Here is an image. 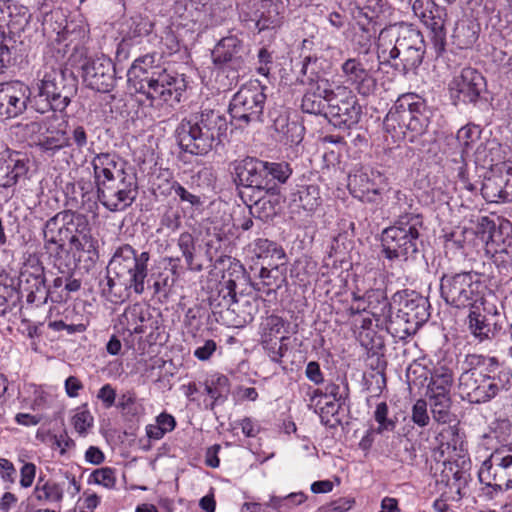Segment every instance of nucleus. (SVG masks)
Masks as SVG:
<instances>
[{"instance_id":"f257e3e1","label":"nucleus","mask_w":512,"mask_h":512,"mask_svg":"<svg viewBox=\"0 0 512 512\" xmlns=\"http://www.w3.org/2000/svg\"><path fill=\"white\" fill-rule=\"evenodd\" d=\"M43 240L46 254L60 273L75 265V254L66 248V242L71 250L97 256L98 241L92 236L88 218L71 210L58 212L46 221Z\"/></svg>"},{"instance_id":"f03ea898","label":"nucleus","mask_w":512,"mask_h":512,"mask_svg":"<svg viewBox=\"0 0 512 512\" xmlns=\"http://www.w3.org/2000/svg\"><path fill=\"white\" fill-rule=\"evenodd\" d=\"M467 368L458 379V389L463 400L484 404L511 386L512 372L500 365L495 357L468 354Z\"/></svg>"},{"instance_id":"7ed1b4c3","label":"nucleus","mask_w":512,"mask_h":512,"mask_svg":"<svg viewBox=\"0 0 512 512\" xmlns=\"http://www.w3.org/2000/svg\"><path fill=\"white\" fill-rule=\"evenodd\" d=\"M130 89L154 102L173 105L179 103L187 83L183 75L170 73L155 65L153 55L146 54L135 59L127 71Z\"/></svg>"},{"instance_id":"20e7f679","label":"nucleus","mask_w":512,"mask_h":512,"mask_svg":"<svg viewBox=\"0 0 512 512\" xmlns=\"http://www.w3.org/2000/svg\"><path fill=\"white\" fill-rule=\"evenodd\" d=\"M149 260V252L137 254L129 244L118 247L109 262L107 274L99 281L102 295L109 299L112 296L120 298L129 290L141 295L145 290Z\"/></svg>"},{"instance_id":"39448f33","label":"nucleus","mask_w":512,"mask_h":512,"mask_svg":"<svg viewBox=\"0 0 512 512\" xmlns=\"http://www.w3.org/2000/svg\"><path fill=\"white\" fill-rule=\"evenodd\" d=\"M226 130L224 115L213 109H203L184 117L175 130V137L184 152L206 156L221 142Z\"/></svg>"},{"instance_id":"423d86ee","label":"nucleus","mask_w":512,"mask_h":512,"mask_svg":"<svg viewBox=\"0 0 512 512\" xmlns=\"http://www.w3.org/2000/svg\"><path fill=\"white\" fill-rule=\"evenodd\" d=\"M235 182L241 186L240 196L255 197L256 194L276 195L280 184L291 176L288 163L264 162L257 158L246 157L234 164Z\"/></svg>"},{"instance_id":"0eeeda50","label":"nucleus","mask_w":512,"mask_h":512,"mask_svg":"<svg viewBox=\"0 0 512 512\" xmlns=\"http://www.w3.org/2000/svg\"><path fill=\"white\" fill-rule=\"evenodd\" d=\"M77 93V79L60 63H47L44 75L33 92L31 109L40 114L63 112Z\"/></svg>"},{"instance_id":"6e6552de","label":"nucleus","mask_w":512,"mask_h":512,"mask_svg":"<svg viewBox=\"0 0 512 512\" xmlns=\"http://www.w3.org/2000/svg\"><path fill=\"white\" fill-rule=\"evenodd\" d=\"M423 216L406 212L398 216L394 224L383 230L381 246L384 257L390 261H407L418 253Z\"/></svg>"},{"instance_id":"1a4fd4ad","label":"nucleus","mask_w":512,"mask_h":512,"mask_svg":"<svg viewBox=\"0 0 512 512\" xmlns=\"http://www.w3.org/2000/svg\"><path fill=\"white\" fill-rule=\"evenodd\" d=\"M18 130L32 140L34 147L45 158H54L70 147L67 121L57 113H51L38 120L17 125Z\"/></svg>"},{"instance_id":"9d476101","label":"nucleus","mask_w":512,"mask_h":512,"mask_svg":"<svg viewBox=\"0 0 512 512\" xmlns=\"http://www.w3.org/2000/svg\"><path fill=\"white\" fill-rule=\"evenodd\" d=\"M484 288L481 274L474 271L445 273L440 278L441 298L457 309L474 308Z\"/></svg>"},{"instance_id":"9b49d317","label":"nucleus","mask_w":512,"mask_h":512,"mask_svg":"<svg viewBox=\"0 0 512 512\" xmlns=\"http://www.w3.org/2000/svg\"><path fill=\"white\" fill-rule=\"evenodd\" d=\"M265 87L259 81L243 85L232 97L229 112L232 121L239 128L262 122L266 102Z\"/></svg>"},{"instance_id":"f8f14e48","label":"nucleus","mask_w":512,"mask_h":512,"mask_svg":"<svg viewBox=\"0 0 512 512\" xmlns=\"http://www.w3.org/2000/svg\"><path fill=\"white\" fill-rule=\"evenodd\" d=\"M138 195L135 174L127 172L120 177L99 183L97 196L100 203L111 212L124 211Z\"/></svg>"},{"instance_id":"ddd939ff","label":"nucleus","mask_w":512,"mask_h":512,"mask_svg":"<svg viewBox=\"0 0 512 512\" xmlns=\"http://www.w3.org/2000/svg\"><path fill=\"white\" fill-rule=\"evenodd\" d=\"M479 479L495 491L512 488V443L492 451L481 465Z\"/></svg>"},{"instance_id":"4468645a","label":"nucleus","mask_w":512,"mask_h":512,"mask_svg":"<svg viewBox=\"0 0 512 512\" xmlns=\"http://www.w3.org/2000/svg\"><path fill=\"white\" fill-rule=\"evenodd\" d=\"M249 281L244 266L239 261H231L230 266L222 280L216 284L208 297L210 307L214 313L234 312L236 304V288L239 284Z\"/></svg>"},{"instance_id":"2eb2a0df","label":"nucleus","mask_w":512,"mask_h":512,"mask_svg":"<svg viewBox=\"0 0 512 512\" xmlns=\"http://www.w3.org/2000/svg\"><path fill=\"white\" fill-rule=\"evenodd\" d=\"M410 4L414 15L430 30L433 47L436 54L440 55L446 45V8L434 0H414Z\"/></svg>"},{"instance_id":"dca6fc26","label":"nucleus","mask_w":512,"mask_h":512,"mask_svg":"<svg viewBox=\"0 0 512 512\" xmlns=\"http://www.w3.org/2000/svg\"><path fill=\"white\" fill-rule=\"evenodd\" d=\"M341 72L346 83L350 84L359 95L368 97L376 93L377 70L364 57L348 58L341 64Z\"/></svg>"},{"instance_id":"f3484780","label":"nucleus","mask_w":512,"mask_h":512,"mask_svg":"<svg viewBox=\"0 0 512 512\" xmlns=\"http://www.w3.org/2000/svg\"><path fill=\"white\" fill-rule=\"evenodd\" d=\"M422 39L420 31L415 29H404L397 36L391 30H382L378 40V58L382 59L383 63L391 64L414 46H420Z\"/></svg>"},{"instance_id":"a211bd4d","label":"nucleus","mask_w":512,"mask_h":512,"mask_svg":"<svg viewBox=\"0 0 512 512\" xmlns=\"http://www.w3.org/2000/svg\"><path fill=\"white\" fill-rule=\"evenodd\" d=\"M362 114V107L351 90L338 88L337 94L327 104L325 118L334 126L350 128L356 125Z\"/></svg>"},{"instance_id":"6ab92c4d","label":"nucleus","mask_w":512,"mask_h":512,"mask_svg":"<svg viewBox=\"0 0 512 512\" xmlns=\"http://www.w3.org/2000/svg\"><path fill=\"white\" fill-rule=\"evenodd\" d=\"M19 287L27 293L29 303H45L47 301L45 268L37 256L29 255L24 262L20 270Z\"/></svg>"},{"instance_id":"aec40b11","label":"nucleus","mask_w":512,"mask_h":512,"mask_svg":"<svg viewBox=\"0 0 512 512\" xmlns=\"http://www.w3.org/2000/svg\"><path fill=\"white\" fill-rule=\"evenodd\" d=\"M33 92L20 81L0 84V118L12 119L21 115L28 104L31 106Z\"/></svg>"},{"instance_id":"412c9836","label":"nucleus","mask_w":512,"mask_h":512,"mask_svg":"<svg viewBox=\"0 0 512 512\" xmlns=\"http://www.w3.org/2000/svg\"><path fill=\"white\" fill-rule=\"evenodd\" d=\"M82 78L87 87L101 92H110L115 85V68L104 55L88 58L81 66Z\"/></svg>"},{"instance_id":"4be33fe9","label":"nucleus","mask_w":512,"mask_h":512,"mask_svg":"<svg viewBox=\"0 0 512 512\" xmlns=\"http://www.w3.org/2000/svg\"><path fill=\"white\" fill-rule=\"evenodd\" d=\"M485 89V78L471 67L463 68L449 83L452 98L463 103L475 104Z\"/></svg>"},{"instance_id":"5701e85b","label":"nucleus","mask_w":512,"mask_h":512,"mask_svg":"<svg viewBox=\"0 0 512 512\" xmlns=\"http://www.w3.org/2000/svg\"><path fill=\"white\" fill-rule=\"evenodd\" d=\"M384 184V175L373 169H361L348 178L350 193L361 201L376 202L380 198Z\"/></svg>"},{"instance_id":"b1692460","label":"nucleus","mask_w":512,"mask_h":512,"mask_svg":"<svg viewBox=\"0 0 512 512\" xmlns=\"http://www.w3.org/2000/svg\"><path fill=\"white\" fill-rule=\"evenodd\" d=\"M0 150V187L11 188L29 170V159L19 151L9 149L2 144Z\"/></svg>"},{"instance_id":"393cba45","label":"nucleus","mask_w":512,"mask_h":512,"mask_svg":"<svg viewBox=\"0 0 512 512\" xmlns=\"http://www.w3.org/2000/svg\"><path fill=\"white\" fill-rule=\"evenodd\" d=\"M394 303L402 317H407L417 326H422L430 317V304L426 297L413 290H403L394 294Z\"/></svg>"},{"instance_id":"a878e982","label":"nucleus","mask_w":512,"mask_h":512,"mask_svg":"<svg viewBox=\"0 0 512 512\" xmlns=\"http://www.w3.org/2000/svg\"><path fill=\"white\" fill-rule=\"evenodd\" d=\"M243 43L237 36L223 37L212 50V60L217 66L230 65L233 69L243 63Z\"/></svg>"},{"instance_id":"bb28decb","label":"nucleus","mask_w":512,"mask_h":512,"mask_svg":"<svg viewBox=\"0 0 512 512\" xmlns=\"http://www.w3.org/2000/svg\"><path fill=\"white\" fill-rule=\"evenodd\" d=\"M96 186L127 173L124 162L115 153L95 154L91 161Z\"/></svg>"},{"instance_id":"cd10ccee","label":"nucleus","mask_w":512,"mask_h":512,"mask_svg":"<svg viewBox=\"0 0 512 512\" xmlns=\"http://www.w3.org/2000/svg\"><path fill=\"white\" fill-rule=\"evenodd\" d=\"M386 310H390V303L384 292L381 290H369L364 295L352 303L347 309L349 316H355L362 312H369L374 317L386 314Z\"/></svg>"},{"instance_id":"c85d7f7f","label":"nucleus","mask_w":512,"mask_h":512,"mask_svg":"<svg viewBox=\"0 0 512 512\" xmlns=\"http://www.w3.org/2000/svg\"><path fill=\"white\" fill-rule=\"evenodd\" d=\"M475 310L468 315V328L479 341L491 340L504 331L505 324L481 316V311L475 305Z\"/></svg>"},{"instance_id":"c756f323","label":"nucleus","mask_w":512,"mask_h":512,"mask_svg":"<svg viewBox=\"0 0 512 512\" xmlns=\"http://www.w3.org/2000/svg\"><path fill=\"white\" fill-rule=\"evenodd\" d=\"M285 282L286 277L278 267L271 269L262 267L257 280L249 278V281L243 282V284H249L255 291L269 296L276 293Z\"/></svg>"},{"instance_id":"7c9ffc66","label":"nucleus","mask_w":512,"mask_h":512,"mask_svg":"<svg viewBox=\"0 0 512 512\" xmlns=\"http://www.w3.org/2000/svg\"><path fill=\"white\" fill-rule=\"evenodd\" d=\"M466 154L463 152L454 151L445 163V169L450 177L455 179L456 184L461 189H466L469 192H474L477 187L469 181L467 175V162Z\"/></svg>"},{"instance_id":"2f4dec72","label":"nucleus","mask_w":512,"mask_h":512,"mask_svg":"<svg viewBox=\"0 0 512 512\" xmlns=\"http://www.w3.org/2000/svg\"><path fill=\"white\" fill-rule=\"evenodd\" d=\"M384 316L386 318V330L396 341L406 340L419 329V326L410 319L402 317L398 310L395 313H392L391 309L386 310Z\"/></svg>"},{"instance_id":"473e14b6","label":"nucleus","mask_w":512,"mask_h":512,"mask_svg":"<svg viewBox=\"0 0 512 512\" xmlns=\"http://www.w3.org/2000/svg\"><path fill=\"white\" fill-rule=\"evenodd\" d=\"M271 193L256 194L255 197H246L243 201L247 204L250 214L262 221H269L277 215V201L272 199Z\"/></svg>"},{"instance_id":"72a5a7b5","label":"nucleus","mask_w":512,"mask_h":512,"mask_svg":"<svg viewBox=\"0 0 512 512\" xmlns=\"http://www.w3.org/2000/svg\"><path fill=\"white\" fill-rule=\"evenodd\" d=\"M146 314L147 312L142 305H131L121 315L120 324L130 336L133 334L142 335L146 332L144 325V322L147 320Z\"/></svg>"},{"instance_id":"f704fd0d","label":"nucleus","mask_w":512,"mask_h":512,"mask_svg":"<svg viewBox=\"0 0 512 512\" xmlns=\"http://www.w3.org/2000/svg\"><path fill=\"white\" fill-rule=\"evenodd\" d=\"M433 419L442 424L452 421L450 393L426 392Z\"/></svg>"},{"instance_id":"c9c22d12","label":"nucleus","mask_w":512,"mask_h":512,"mask_svg":"<svg viewBox=\"0 0 512 512\" xmlns=\"http://www.w3.org/2000/svg\"><path fill=\"white\" fill-rule=\"evenodd\" d=\"M425 101L421 96L415 93H405L400 95L395 101L394 105L386 115L387 121H394L398 124L404 120L405 114H411L416 109V106Z\"/></svg>"},{"instance_id":"e433bc0d","label":"nucleus","mask_w":512,"mask_h":512,"mask_svg":"<svg viewBox=\"0 0 512 512\" xmlns=\"http://www.w3.org/2000/svg\"><path fill=\"white\" fill-rule=\"evenodd\" d=\"M431 118V111L424 101L422 104L416 106V109L411 114H405L404 120L399 123L400 128H406L415 135L423 134L429 126Z\"/></svg>"},{"instance_id":"4c0bfd02","label":"nucleus","mask_w":512,"mask_h":512,"mask_svg":"<svg viewBox=\"0 0 512 512\" xmlns=\"http://www.w3.org/2000/svg\"><path fill=\"white\" fill-rule=\"evenodd\" d=\"M291 203L306 211L315 210L321 201L319 188L317 185H301L291 193Z\"/></svg>"},{"instance_id":"58836bf2","label":"nucleus","mask_w":512,"mask_h":512,"mask_svg":"<svg viewBox=\"0 0 512 512\" xmlns=\"http://www.w3.org/2000/svg\"><path fill=\"white\" fill-rule=\"evenodd\" d=\"M31 17L32 15L26 6L11 1L6 18V29L12 35H20L29 24Z\"/></svg>"},{"instance_id":"ea45409f","label":"nucleus","mask_w":512,"mask_h":512,"mask_svg":"<svg viewBox=\"0 0 512 512\" xmlns=\"http://www.w3.org/2000/svg\"><path fill=\"white\" fill-rule=\"evenodd\" d=\"M33 495L40 502L59 503L63 499L64 491L60 484L39 477Z\"/></svg>"},{"instance_id":"a19ab883","label":"nucleus","mask_w":512,"mask_h":512,"mask_svg":"<svg viewBox=\"0 0 512 512\" xmlns=\"http://www.w3.org/2000/svg\"><path fill=\"white\" fill-rule=\"evenodd\" d=\"M453 381V370L446 365H438L431 372L427 392L450 393Z\"/></svg>"},{"instance_id":"79ce46f5","label":"nucleus","mask_w":512,"mask_h":512,"mask_svg":"<svg viewBox=\"0 0 512 512\" xmlns=\"http://www.w3.org/2000/svg\"><path fill=\"white\" fill-rule=\"evenodd\" d=\"M425 47L424 39H422L420 46H414L398 61L396 60L390 65L402 74L407 75L410 71L417 69L421 65L425 54Z\"/></svg>"},{"instance_id":"37998d69","label":"nucleus","mask_w":512,"mask_h":512,"mask_svg":"<svg viewBox=\"0 0 512 512\" xmlns=\"http://www.w3.org/2000/svg\"><path fill=\"white\" fill-rule=\"evenodd\" d=\"M259 15L257 19V27L259 30L274 28L279 24V5L275 0H261Z\"/></svg>"},{"instance_id":"c03bdc74","label":"nucleus","mask_w":512,"mask_h":512,"mask_svg":"<svg viewBox=\"0 0 512 512\" xmlns=\"http://www.w3.org/2000/svg\"><path fill=\"white\" fill-rule=\"evenodd\" d=\"M481 130L477 125L467 124L460 128L454 141L458 144V152L468 155L473 146L480 140Z\"/></svg>"},{"instance_id":"a18cd8bd","label":"nucleus","mask_w":512,"mask_h":512,"mask_svg":"<svg viewBox=\"0 0 512 512\" xmlns=\"http://www.w3.org/2000/svg\"><path fill=\"white\" fill-rule=\"evenodd\" d=\"M469 480V474L464 471L457 477L442 486V497L450 499L451 501L459 502L466 494V487Z\"/></svg>"},{"instance_id":"49530a36","label":"nucleus","mask_w":512,"mask_h":512,"mask_svg":"<svg viewBox=\"0 0 512 512\" xmlns=\"http://www.w3.org/2000/svg\"><path fill=\"white\" fill-rule=\"evenodd\" d=\"M177 246L185 259L187 268L192 271H201L202 265L194 264L196 246L193 235L189 232L181 233L177 240Z\"/></svg>"},{"instance_id":"de8ad7c7","label":"nucleus","mask_w":512,"mask_h":512,"mask_svg":"<svg viewBox=\"0 0 512 512\" xmlns=\"http://www.w3.org/2000/svg\"><path fill=\"white\" fill-rule=\"evenodd\" d=\"M205 392L213 400L212 406L223 403L229 394V379L224 375L217 376L205 383Z\"/></svg>"},{"instance_id":"09e8293b","label":"nucleus","mask_w":512,"mask_h":512,"mask_svg":"<svg viewBox=\"0 0 512 512\" xmlns=\"http://www.w3.org/2000/svg\"><path fill=\"white\" fill-rule=\"evenodd\" d=\"M502 183L500 175L485 178L481 186L482 196L489 202H505Z\"/></svg>"},{"instance_id":"8fccbe9b","label":"nucleus","mask_w":512,"mask_h":512,"mask_svg":"<svg viewBox=\"0 0 512 512\" xmlns=\"http://www.w3.org/2000/svg\"><path fill=\"white\" fill-rule=\"evenodd\" d=\"M182 223L181 209L176 205H167L160 217L158 231L176 232Z\"/></svg>"},{"instance_id":"3c124183","label":"nucleus","mask_w":512,"mask_h":512,"mask_svg":"<svg viewBox=\"0 0 512 512\" xmlns=\"http://www.w3.org/2000/svg\"><path fill=\"white\" fill-rule=\"evenodd\" d=\"M479 302L482 306V309H480L482 317L495 320L502 324L506 323L505 316L500 311L501 305L499 304V301L494 294L489 293L487 296L482 294V298L479 300Z\"/></svg>"},{"instance_id":"603ef678","label":"nucleus","mask_w":512,"mask_h":512,"mask_svg":"<svg viewBox=\"0 0 512 512\" xmlns=\"http://www.w3.org/2000/svg\"><path fill=\"white\" fill-rule=\"evenodd\" d=\"M302 84L308 85V92H315V95L320 96L325 99L326 103L330 102L337 92L333 89V83H331L327 78L321 76L313 79L311 81H305L304 79H300Z\"/></svg>"},{"instance_id":"864d4df0","label":"nucleus","mask_w":512,"mask_h":512,"mask_svg":"<svg viewBox=\"0 0 512 512\" xmlns=\"http://www.w3.org/2000/svg\"><path fill=\"white\" fill-rule=\"evenodd\" d=\"M301 109L304 113L322 115L325 117L327 103L325 99L315 95V92L306 91L302 97Z\"/></svg>"},{"instance_id":"5fc2aeb1","label":"nucleus","mask_w":512,"mask_h":512,"mask_svg":"<svg viewBox=\"0 0 512 512\" xmlns=\"http://www.w3.org/2000/svg\"><path fill=\"white\" fill-rule=\"evenodd\" d=\"M172 192L179 197L181 202H187L191 206H200L202 201L199 196L190 193L184 186L176 180H167L166 190L161 191V194L170 195Z\"/></svg>"},{"instance_id":"6e6d98bb","label":"nucleus","mask_w":512,"mask_h":512,"mask_svg":"<svg viewBox=\"0 0 512 512\" xmlns=\"http://www.w3.org/2000/svg\"><path fill=\"white\" fill-rule=\"evenodd\" d=\"M152 30L153 23L147 17L136 15L129 20L127 35L130 38H137L149 35Z\"/></svg>"},{"instance_id":"4d7b16f0","label":"nucleus","mask_w":512,"mask_h":512,"mask_svg":"<svg viewBox=\"0 0 512 512\" xmlns=\"http://www.w3.org/2000/svg\"><path fill=\"white\" fill-rule=\"evenodd\" d=\"M389 408L386 402L377 404L374 411V419L378 423L375 432L382 434L385 431H393L396 427V421L388 417Z\"/></svg>"},{"instance_id":"13d9d810","label":"nucleus","mask_w":512,"mask_h":512,"mask_svg":"<svg viewBox=\"0 0 512 512\" xmlns=\"http://www.w3.org/2000/svg\"><path fill=\"white\" fill-rule=\"evenodd\" d=\"M324 397H331L334 401L345 404L349 397V385L346 378H342L340 383L330 382L324 387Z\"/></svg>"},{"instance_id":"bf43d9fd","label":"nucleus","mask_w":512,"mask_h":512,"mask_svg":"<svg viewBox=\"0 0 512 512\" xmlns=\"http://www.w3.org/2000/svg\"><path fill=\"white\" fill-rule=\"evenodd\" d=\"M492 258L500 272L508 271V268L512 266V241L495 249Z\"/></svg>"},{"instance_id":"052dcab7","label":"nucleus","mask_w":512,"mask_h":512,"mask_svg":"<svg viewBox=\"0 0 512 512\" xmlns=\"http://www.w3.org/2000/svg\"><path fill=\"white\" fill-rule=\"evenodd\" d=\"M72 422L79 435L85 436L88 430L93 426L94 418L86 406H83L79 408L73 416Z\"/></svg>"},{"instance_id":"680f3d73","label":"nucleus","mask_w":512,"mask_h":512,"mask_svg":"<svg viewBox=\"0 0 512 512\" xmlns=\"http://www.w3.org/2000/svg\"><path fill=\"white\" fill-rule=\"evenodd\" d=\"M89 482L102 485L105 488L112 489L116 485L115 469L111 467H102L94 470L89 478Z\"/></svg>"},{"instance_id":"e2e57ef3","label":"nucleus","mask_w":512,"mask_h":512,"mask_svg":"<svg viewBox=\"0 0 512 512\" xmlns=\"http://www.w3.org/2000/svg\"><path fill=\"white\" fill-rule=\"evenodd\" d=\"M300 65V73L303 76L302 79H304L305 81H311L313 79H316L317 77L322 76L319 73L320 63L319 58L317 56H304L303 60L300 62Z\"/></svg>"},{"instance_id":"0e129e2a","label":"nucleus","mask_w":512,"mask_h":512,"mask_svg":"<svg viewBox=\"0 0 512 512\" xmlns=\"http://www.w3.org/2000/svg\"><path fill=\"white\" fill-rule=\"evenodd\" d=\"M261 344L271 361L275 363H281L282 357L284 356V351L287 350V348L281 344L280 340H274L273 338H267V336H261Z\"/></svg>"},{"instance_id":"69168bd1","label":"nucleus","mask_w":512,"mask_h":512,"mask_svg":"<svg viewBox=\"0 0 512 512\" xmlns=\"http://www.w3.org/2000/svg\"><path fill=\"white\" fill-rule=\"evenodd\" d=\"M288 127L277 140L290 146L299 144L303 140L305 128L296 121H292Z\"/></svg>"},{"instance_id":"338daca9","label":"nucleus","mask_w":512,"mask_h":512,"mask_svg":"<svg viewBox=\"0 0 512 512\" xmlns=\"http://www.w3.org/2000/svg\"><path fill=\"white\" fill-rule=\"evenodd\" d=\"M441 466L440 474L436 476V484L438 487L444 486L446 483H449V481L465 471L460 468L456 462L444 461Z\"/></svg>"},{"instance_id":"774afa93","label":"nucleus","mask_w":512,"mask_h":512,"mask_svg":"<svg viewBox=\"0 0 512 512\" xmlns=\"http://www.w3.org/2000/svg\"><path fill=\"white\" fill-rule=\"evenodd\" d=\"M283 327L284 321L280 317L272 315L266 319V322L263 325V332L261 336H267V338L283 341L286 339V337H278Z\"/></svg>"}]
</instances>
